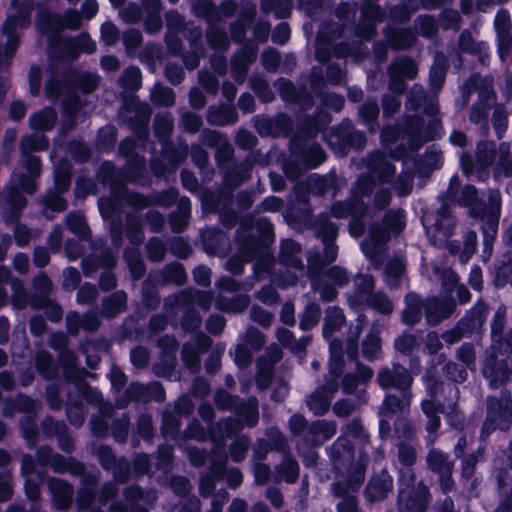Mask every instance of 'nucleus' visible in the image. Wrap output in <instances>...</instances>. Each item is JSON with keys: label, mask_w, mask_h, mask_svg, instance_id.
Listing matches in <instances>:
<instances>
[{"label": "nucleus", "mask_w": 512, "mask_h": 512, "mask_svg": "<svg viewBox=\"0 0 512 512\" xmlns=\"http://www.w3.org/2000/svg\"><path fill=\"white\" fill-rule=\"evenodd\" d=\"M131 361L136 367L144 366L148 361L147 351L143 348H136L132 350Z\"/></svg>", "instance_id": "nucleus-62"}, {"label": "nucleus", "mask_w": 512, "mask_h": 512, "mask_svg": "<svg viewBox=\"0 0 512 512\" xmlns=\"http://www.w3.org/2000/svg\"><path fill=\"white\" fill-rule=\"evenodd\" d=\"M422 221L427 234L438 237L440 241L445 240L454 227V219L445 207L441 208L436 215H425Z\"/></svg>", "instance_id": "nucleus-9"}, {"label": "nucleus", "mask_w": 512, "mask_h": 512, "mask_svg": "<svg viewBox=\"0 0 512 512\" xmlns=\"http://www.w3.org/2000/svg\"><path fill=\"white\" fill-rule=\"evenodd\" d=\"M378 112V105L375 102H369L360 108V114L366 121L375 119Z\"/></svg>", "instance_id": "nucleus-57"}, {"label": "nucleus", "mask_w": 512, "mask_h": 512, "mask_svg": "<svg viewBox=\"0 0 512 512\" xmlns=\"http://www.w3.org/2000/svg\"><path fill=\"white\" fill-rule=\"evenodd\" d=\"M317 234L322 238L325 249H324V258L325 260L332 262L337 257V246L332 243V240L336 237L337 229L332 224L327 222L325 217H321L318 219L316 224Z\"/></svg>", "instance_id": "nucleus-12"}, {"label": "nucleus", "mask_w": 512, "mask_h": 512, "mask_svg": "<svg viewBox=\"0 0 512 512\" xmlns=\"http://www.w3.org/2000/svg\"><path fill=\"white\" fill-rule=\"evenodd\" d=\"M415 457L416 454L414 448L406 445L399 447V459L404 465L409 466L413 464Z\"/></svg>", "instance_id": "nucleus-53"}, {"label": "nucleus", "mask_w": 512, "mask_h": 512, "mask_svg": "<svg viewBox=\"0 0 512 512\" xmlns=\"http://www.w3.org/2000/svg\"><path fill=\"white\" fill-rule=\"evenodd\" d=\"M406 308L403 311V321L414 324L420 320L421 304L418 295L410 293L406 296Z\"/></svg>", "instance_id": "nucleus-19"}, {"label": "nucleus", "mask_w": 512, "mask_h": 512, "mask_svg": "<svg viewBox=\"0 0 512 512\" xmlns=\"http://www.w3.org/2000/svg\"><path fill=\"white\" fill-rule=\"evenodd\" d=\"M498 229V218H489L487 225L483 228L484 253L489 257L492 253V243L496 238Z\"/></svg>", "instance_id": "nucleus-26"}, {"label": "nucleus", "mask_w": 512, "mask_h": 512, "mask_svg": "<svg viewBox=\"0 0 512 512\" xmlns=\"http://www.w3.org/2000/svg\"><path fill=\"white\" fill-rule=\"evenodd\" d=\"M442 412L445 414L446 419L450 426L461 429L464 425L463 413L457 408L454 403H449L443 408Z\"/></svg>", "instance_id": "nucleus-31"}, {"label": "nucleus", "mask_w": 512, "mask_h": 512, "mask_svg": "<svg viewBox=\"0 0 512 512\" xmlns=\"http://www.w3.org/2000/svg\"><path fill=\"white\" fill-rule=\"evenodd\" d=\"M483 373L491 386H497L509 379L511 368L506 361L496 364L492 360H487Z\"/></svg>", "instance_id": "nucleus-14"}, {"label": "nucleus", "mask_w": 512, "mask_h": 512, "mask_svg": "<svg viewBox=\"0 0 512 512\" xmlns=\"http://www.w3.org/2000/svg\"><path fill=\"white\" fill-rule=\"evenodd\" d=\"M146 30L154 33L161 29L162 27V21L159 13H151L148 14L146 21H145Z\"/></svg>", "instance_id": "nucleus-56"}, {"label": "nucleus", "mask_w": 512, "mask_h": 512, "mask_svg": "<svg viewBox=\"0 0 512 512\" xmlns=\"http://www.w3.org/2000/svg\"><path fill=\"white\" fill-rule=\"evenodd\" d=\"M512 422V401L510 397L503 396L500 400L490 397L488 399V415L482 433L489 435L499 428L506 430Z\"/></svg>", "instance_id": "nucleus-6"}, {"label": "nucleus", "mask_w": 512, "mask_h": 512, "mask_svg": "<svg viewBox=\"0 0 512 512\" xmlns=\"http://www.w3.org/2000/svg\"><path fill=\"white\" fill-rule=\"evenodd\" d=\"M494 156V144L492 142H484L478 145L477 159L482 166L490 165Z\"/></svg>", "instance_id": "nucleus-36"}, {"label": "nucleus", "mask_w": 512, "mask_h": 512, "mask_svg": "<svg viewBox=\"0 0 512 512\" xmlns=\"http://www.w3.org/2000/svg\"><path fill=\"white\" fill-rule=\"evenodd\" d=\"M31 11L32 2L28 1L24 3L18 16H10L3 24L0 38V68L7 66L14 56L19 43L16 30L29 25Z\"/></svg>", "instance_id": "nucleus-1"}, {"label": "nucleus", "mask_w": 512, "mask_h": 512, "mask_svg": "<svg viewBox=\"0 0 512 512\" xmlns=\"http://www.w3.org/2000/svg\"><path fill=\"white\" fill-rule=\"evenodd\" d=\"M12 494L11 478L8 473L0 474V501H6Z\"/></svg>", "instance_id": "nucleus-48"}, {"label": "nucleus", "mask_w": 512, "mask_h": 512, "mask_svg": "<svg viewBox=\"0 0 512 512\" xmlns=\"http://www.w3.org/2000/svg\"><path fill=\"white\" fill-rule=\"evenodd\" d=\"M78 48L86 53H93L96 50V44L87 34H81L77 39Z\"/></svg>", "instance_id": "nucleus-59"}, {"label": "nucleus", "mask_w": 512, "mask_h": 512, "mask_svg": "<svg viewBox=\"0 0 512 512\" xmlns=\"http://www.w3.org/2000/svg\"><path fill=\"white\" fill-rule=\"evenodd\" d=\"M22 147L24 149L41 150L47 147V142L39 135L26 136L22 139Z\"/></svg>", "instance_id": "nucleus-44"}, {"label": "nucleus", "mask_w": 512, "mask_h": 512, "mask_svg": "<svg viewBox=\"0 0 512 512\" xmlns=\"http://www.w3.org/2000/svg\"><path fill=\"white\" fill-rule=\"evenodd\" d=\"M122 85L127 89H138L141 83V71L137 67L127 68L121 78Z\"/></svg>", "instance_id": "nucleus-32"}, {"label": "nucleus", "mask_w": 512, "mask_h": 512, "mask_svg": "<svg viewBox=\"0 0 512 512\" xmlns=\"http://www.w3.org/2000/svg\"><path fill=\"white\" fill-rule=\"evenodd\" d=\"M392 488L391 478L383 473L380 477L373 478L367 488L366 495L370 501H378L385 498L387 492Z\"/></svg>", "instance_id": "nucleus-15"}, {"label": "nucleus", "mask_w": 512, "mask_h": 512, "mask_svg": "<svg viewBox=\"0 0 512 512\" xmlns=\"http://www.w3.org/2000/svg\"><path fill=\"white\" fill-rule=\"evenodd\" d=\"M424 384L429 394V398L422 401V411L427 418L426 429L428 433H434L440 428V418L438 416L439 408L436 405V402H440L438 393L440 391H447L448 394L456 396L457 389L454 385H447L444 387L431 377H425Z\"/></svg>", "instance_id": "nucleus-4"}, {"label": "nucleus", "mask_w": 512, "mask_h": 512, "mask_svg": "<svg viewBox=\"0 0 512 512\" xmlns=\"http://www.w3.org/2000/svg\"><path fill=\"white\" fill-rule=\"evenodd\" d=\"M299 466L298 463L292 458H284L281 467L280 475L288 483H293L298 477Z\"/></svg>", "instance_id": "nucleus-29"}, {"label": "nucleus", "mask_w": 512, "mask_h": 512, "mask_svg": "<svg viewBox=\"0 0 512 512\" xmlns=\"http://www.w3.org/2000/svg\"><path fill=\"white\" fill-rule=\"evenodd\" d=\"M66 224L68 228L76 234H84L86 230V226L84 223V219L79 214H70L66 218Z\"/></svg>", "instance_id": "nucleus-43"}, {"label": "nucleus", "mask_w": 512, "mask_h": 512, "mask_svg": "<svg viewBox=\"0 0 512 512\" xmlns=\"http://www.w3.org/2000/svg\"><path fill=\"white\" fill-rule=\"evenodd\" d=\"M290 37V29L287 24L281 23L279 24L273 34H272V40L274 43L278 44H284L288 41Z\"/></svg>", "instance_id": "nucleus-49"}, {"label": "nucleus", "mask_w": 512, "mask_h": 512, "mask_svg": "<svg viewBox=\"0 0 512 512\" xmlns=\"http://www.w3.org/2000/svg\"><path fill=\"white\" fill-rule=\"evenodd\" d=\"M55 185L59 193H62L68 189L70 185V175L68 166L64 167L63 172L61 174H56Z\"/></svg>", "instance_id": "nucleus-50"}, {"label": "nucleus", "mask_w": 512, "mask_h": 512, "mask_svg": "<svg viewBox=\"0 0 512 512\" xmlns=\"http://www.w3.org/2000/svg\"><path fill=\"white\" fill-rule=\"evenodd\" d=\"M477 235L475 232H469L466 234L463 244V249L459 255V259L462 263H466L470 260L476 250Z\"/></svg>", "instance_id": "nucleus-34"}, {"label": "nucleus", "mask_w": 512, "mask_h": 512, "mask_svg": "<svg viewBox=\"0 0 512 512\" xmlns=\"http://www.w3.org/2000/svg\"><path fill=\"white\" fill-rule=\"evenodd\" d=\"M239 422L244 425L254 426L258 420L257 402L255 399H250L245 407L242 408L239 414Z\"/></svg>", "instance_id": "nucleus-27"}, {"label": "nucleus", "mask_w": 512, "mask_h": 512, "mask_svg": "<svg viewBox=\"0 0 512 512\" xmlns=\"http://www.w3.org/2000/svg\"><path fill=\"white\" fill-rule=\"evenodd\" d=\"M251 317L255 322L263 326H268L271 323V315L259 307L252 308Z\"/></svg>", "instance_id": "nucleus-54"}, {"label": "nucleus", "mask_w": 512, "mask_h": 512, "mask_svg": "<svg viewBox=\"0 0 512 512\" xmlns=\"http://www.w3.org/2000/svg\"><path fill=\"white\" fill-rule=\"evenodd\" d=\"M49 488L54 495L56 506L66 508L71 501V487L64 481L54 479L50 481Z\"/></svg>", "instance_id": "nucleus-18"}, {"label": "nucleus", "mask_w": 512, "mask_h": 512, "mask_svg": "<svg viewBox=\"0 0 512 512\" xmlns=\"http://www.w3.org/2000/svg\"><path fill=\"white\" fill-rule=\"evenodd\" d=\"M381 350L380 339L376 334H370L363 343V353L367 358L373 359Z\"/></svg>", "instance_id": "nucleus-37"}, {"label": "nucleus", "mask_w": 512, "mask_h": 512, "mask_svg": "<svg viewBox=\"0 0 512 512\" xmlns=\"http://www.w3.org/2000/svg\"><path fill=\"white\" fill-rule=\"evenodd\" d=\"M147 248L149 257L155 261L161 260L165 254V249L158 240H151Z\"/></svg>", "instance_id": "nucleus-52"}, {"label": "nucleus", "mask_w": 512, "mask_h": 512, "mask_svg": "<svg viewBox=\"0 0 512 512\" xmlns=\"http://www.w3.org/2000/svg\"><path fill=\"white\" fill-rule=\"evenodd\" d=\"M491 102L490 98H487V101L483 102L480 101L479 103L475 104L472 108L470 119L474 123H481L483 122L486 124V119L488 115V106Z\"/></svg>", "instance_id": "nucleus-38"}, {"label": "nucleus", "mask_w": 512, "mask_h": 512, "mask_svg": "<svg viewBox=\"0 0 512 512\" xmlns=\"http://www.w3.org/2000/svg\"><path fill=\"white\" fill-rule=\"evenodd\" d=\"M508 148L505 145L500 146V156L497 163V169H496V177L498 176H505L509 177L512 176V158L508 159Z\"/></svg>", "instance_id": "nucleus-30"}, {"label": "nucleus", "mask_w": 512, "mask_h": 512, "mask_svg": "<svg viewBox=\"0 0 512 512\" xmlns=\"http://www.w3.org/2000/svg\"><path fill=\"white\" fill-rule=\"evenodd\" d=\"M429 467L439 474H450L452 471V463L448 460L447 455L440 451L432 450L428 454Z\"/></svg>", "instance_id": "nucleus-20"}, {"label": "nucleus", "mask_w": 512, "mask_h": 512, "mask_svg": "<svg viewBox=\"0 0 512 512\" xmlns=\"http://www.w3.org/2000/svg\"><path fill=\"white\" fill-rule=\"evenodd\" d=\"M249 298L247 296H237L229 302V304L219 302L218 307L220 309L230 312H240L248 307Z\"/></svg>", "instance_id": "nucleus-41"}, {"label": "nucleus", "mask_w": 512, "mask_h": 512, "mask_svg": "<svg viewBox=\"0 0 512 512\" xmlns=\"http://www.w3.org/2000/svg\"><path fill=\"white\" fill-rule=\"evenodd\" d=\"M386 281L389 285H395V280L404 272V264L400 259H394L386 264Z\"/></svg>", "instance_id": "nucleus-35"}, {"label": "nucleus", "mask_w": 512, "mask_h": 512, "mask_svg": "<svg viewBox=\"0 0 512 512\" xmlns=\"http://www.w3.org/2000/svg\"><path fill=\"white\" fill-rule=\"evenodd\" d=\"M208 39L210 44L217 49H223L227 46V37L222 32H210L208 34Z\"/></svg>", "instance_id": "nucleus-58"}, {"label": "nucleus", "mask_w": 512, "mask_h": 512, "mask_svg": "<svg viewBox=\"0 0 512 512\" xmlns=\"http://www.w3.org/2000/svg\"><path fill=\"white\" fill-rule=\"evenodd\" d=\"M341 344L337 341L330 342L331 351V362H330V373L335 378L328 384V387H323L312 394L307 404L315 414H324L329 406L334 392L337 390V378L341 373L342 356H341Z\"/></svg>", "instance_id": "nucleus-2"}, {"label": "nucleus", "mask_w": 512, "mask_h": 512, "mask_svg": "<svg viewBox=\"0 0 512 512\" xmlns=\"http://www.w3.org/2000/svg\"><path fill=\"white\" fill-rule=\"evenodd\" d=\"M126 259L128 261V265L130 268V271L134 278H140L144 274V264L143 262L138 258V255L136 253H127Z\"/></svg>", "instance_id": "nucleus-42"}, {"label": "nucleus", "mask_w": 512, "mask_h": 512, "mask_svg": "<svg viewBox=\"0 0 512 512\" xmlns=\"http://www.w3.org/2000/svg\"><path fill=\"white\" fill-rule=\"evenodd\" d=\"M491 215L489 218H498L500 214L501 196L498 191H491L489 194Z\"/></svg>", "instance_id": "nucleus-55"}, {"label": "nucleus", "mask_w": 512, "mask_h": 512, "mask_svg": "<svg viewBox=\"0 0 512 512\" xmlns=\"http://www.w3.org/2000/svg\"><path fill=\"white\" fill-rule=\"evenodd\" d=\"M417 74V67L410 59H397L391 66L392 78H414Z\"/></svg>", "instance_id": "nucleus-23"}, {"label": "nucleus", "mask_w": 512, "mask_h": 512, "mask_svg": "<svg viewBox=\"0 0 512 512\" xmlns=\"http://www.w3.org/2000/svg\"><path fill=\"white\" fill-rule=\"evenodd\" d=\"M101 39L106 45H114L119 39V32L114 24L105 22L101 26Z\"/></svg>", "instance_id": "nucleus-39"}, {"label": "nucleus", "mask_w": 512, "mask_h": 512, "mask_svg": "<svg viewBox=\"0 0 512 512\" xmlns=\"http://www.w3.org/2000/svg\"><path fill=\"white\" fill-rule=\"evenodd\" d=\"M418 338L416 335L404 334L395 341V347L402 353L410 352L415 346L418 345Z\"/></svg>", "instance_id": "nucleus-40"}, {"label": "nucleus", "mask_w": 512, "mask_h": 512, "mask_svg": "<svg viewBox=\"0 0 512 512\" xmlns=\"http://www.w3.org/2000/svg\"><path fill=\"white\" fill-rule=\"evenodd\" d=\"M344 323V316L339 308H329L326 312L323 334L329 338L331 334L339 329Z\"/></svg>", "instance_id": "nucleus-22"}, {"label": "nucleus", "mask_w": 512, "mask_h": 512, "mask_svg": "<svg viewBox=\"0 0 512 512\" xmlns=\"http://www.w3.org/2000/svg\"><path fill=\"white\" fill-rule=\"evenodd\" d=\"M404 227V215L401 211H390L385 217V231L378 232L372 228L370 239L361 244L363 253L371 260H374L380 251L381 244L386 240L388 231L399 233Z\"/></svg>", "instance_id": "nucleus-5"}, {"label": "nucleus", "mask_w": 512, "mask_h": 512, "mask_svg": "<svg viewBox=\"0 0 512 512\" xmlns=\"http://www.w3.org/2000/svg\"><path fill=\"white\" fill-rule=\"evenodd\" d=\"M411 395L409 393L404 392L401 399H398L396 396H387L385 398L383 409L387 412H397L403 411L410 405Z\"/></svg>", "instance_id": "nucleus-25"}, {"label": "nucleus", "mask_w": 512, "mask_h": 512, "mask_svg": "<svg viewBox=\"0 0 512 512\" xmlns=\"http://www.w3.org/2000/svg\"><path fill=\"white\" fill-rule=\"evenodd\" d=\"M151 95L153 102L164 106L172 105L175 100V96L172 89L168 87H162L160 85L154 86Z\"/></svg>", "instance_id": "nucleus-28"}, {"label": "nucleus", "mask_w": 512, "mask_h": 512, "mask_svg": "<svg viewBox=\"0 0 512 512\" xmlns=\"http://www.w3.org/2000/svg\"><path fill=\"white\" fill-rule=\"evenodd\" d=\"M193 275L195 281L202 286H207L210 283V270L207 267H197Z\"/></svg>", "instance_id": "nucleus-60"}, {"label": "nucleus", "mask_w": 512, "mask_h": 512, "mask_svg": "<svg viewBox=\"0 0 512 512\" xmlns=\"http://www.w3.org/2000/svg\"><path fill=\"white\" fill-rule=\"evenodd\" d=\"M251 354L244 346H238L235 350V362L238 366L243 367L250 362Z\"/></svg>", "instance_id": "nucleus-63"}, {"label": "nucleus", "mask_w": 512, "mask_h": 512, "mask_svg": "<svg viewBox=\"0 0 512 512\" xmlns=\"http://www.w3.org/2000/svg\"><path fill=\"white\" fill-rule=\"evenodd\" d=\"M39 172V159L35 156L28 155L24 158L23 164L13 173L11 178V202L17 209L25 205V200L14 195V193L16 194L20 191H24L28 194L34 193L36 190L34 178L39 175Z\"/></svg>", "instance_id": "nucleus-3"}, {"label": "nucleus", "mask_w": 512, "mask_h": 512, "mask_svg": "<svg viewBox=\"0 0 512 512\" xmlns=\"http://www.w3.org/2000/svg\"><path fill=\"white\" fill-rule=\"evenodd\" d=\"M328 277L334 284L339 286L343 285L347 280L346 272L339 267H333L330 269L328 272Z\"/></svg>", "instance_id": "nucleus-64"}, {"label": "nucleus", "mask_w": 512, "mask_h": 512, "mask_svg": "<svg viewBox=\"0 0 512 512\" xmlns=\"http://www.w3.org/2000/svg\"><path fill=\"white\" fill-rule=\"evenodd\" d=\"M445 79V70L442 65H434L430 72V84L433 88L439 89Z\"/></svg>", "instance_id": "nucleus-46"}, {"label": "nucleus", "mask_w": 512, "mask_h": 512, "mask_svg": "<svg viewBox=\"0 0 512 512\" xmlns=\"http://www.w3.org/2000/svg\"><path fill=\"white\" fill-rule=\"evenodd\" d=\"M319 319H320V308L316 304H311V305L307 306V308L302 316L300 326L302 329L308 330V329L312 328L313 326H315L318 323Z\"/></svg>", "instance_id": "nucleus-33"}, {"label": "nucleus", "mask_w": 512, "mask_h": 512, "mask_svg": "<svg viewBox=\"0 0 512 512\" xmlns=\"http://www.w3.org/2000/svg\"><path fill=\"white\" fill-rule=\"evenodd\" d=\"M358 206L355 205L352 207L349 203H337L332 207V215L335 218H344L352 213H358Z\"/></svg>", "instance_id": "nucleus-45"}, {"label": "nucleus", "mask_w": 512, "mask_h": 512, "mask_svg": "<svg viewBox=\"0 0 512 512\" xmlns=\"http://www.w3.org/2000/svg\"><path fill=\"white\" fill-rule=\"evenodd\" d=\"M428 502V491L426 487L418 488V496L410 498V491L402 488L399 493V506L402 511L407 512H424L426 503Z\"/></svg>", "instance_id": "nucleus-13"}, {"label": "nucleus", "mask_w": 512, "mask_h": 512, "mask_svg": "<svg viewBox=\"0 0 512 512\" xmlns=\"http://www.w3.org/2000/svg\"><path fill=\"white\" fill-rule=\"evenodd\" d=\"M370 169L373 175H377L382 181H387L395 173V168L381 153H375L370 158Z\"/></svg>", "instance_id": "nucleus-17"}, {"label": "nucleus", "mask_w": 512, "mask_h": 512, "mask_svg": "<svg viewBox=\"0 0 512 512\" xmlns=\"http://www.w3.org/2000/svg\"><path fill=\"white\" fill-rule=\"evenodd\" d=\"M56 121V113L53 109H45L30 117V125L34 130H48Z\"/></svg>", "instance_id": "nucleus-21"}, {"label": "nucleus", "mask_w": 512, "mask_h": 512, "mask_svg": "<svg viewBox=\"0 0 512 512\" xmlns=\"http://www.w3.org/2000/svg\"><path fill=\"white\" fill-rule=\"evenodd\" d=\"M300 252V246L293 240H284L281 244V258L282 261L293 267L296 272L293 273L289 279L279 281L282 288L294 285L298 279V274L303 273L302 261L296 256Z\"/></svg>", "instance_id": "nucleus-10"}, {"label": "nucleus", "mask_w": 512, "mask_h": 512, "mask_svg": "<svg viewBox=\"0 0 512 512\" xmlns=\"http://www.w3.org/2000/svg\"><path fill=\"white\" fill-rule=\"evenodd\" d=\"M452 306L451 302L442 303L436 298L429 299L425 305L427 321L431 324L438 323L449 316Z\"/></svg>", "instance_id": "nucleus-16"}, {"label": "nucleus", "mask_w": 512, "mask_h": 512, "mask_svg": "<svg viewBox=\"0 0 512 512\" xmlns=\"http://www.w3.org/2000/svg\"><path fill=\"white\" fill-rule=\"evenodd\" d=\"M377 380L380 386L395 387L400 390H405L412 383V378L407 369L401 365H395L393 370L384 369L379 372Z\"/></svg>", "instance_id": "nucleus-11"}, {"label": "nucleus", "mask_w": 512, "mask_h": 512, "mask_svg": "<svg viewBox=\"0 0 512 512\" xmlns=\"http://www.w3.org/2000/svg\"><path fill=\"white\" fill-rule=\"evenodd\" d=\"M183 122L186 129L191 132H196L202 125L200 117L192 113L184 115Z\"/></svg>", "instance_id": "nucleus-61"}, {"label": "nucleus", "mask_w": 512, "mask_h": 512, "mask_svg": "<svg viewBox=\"0 0 512 512\" xmlns=\"http://www.w3.org/2000/svg\"><path fill=\"white\" fill-rule=\"evenodd\" d=\"M97 289L93 285H83L77 293L79 303H89L96 298Z\"/></svg>", "instance_id": "nucleus-47"}, {"label": "nucleus", "mask_w": 512, "mask_h": 512, "mask_svg": "<svg viewBox=\"0 0 512 512\" xmlns=\"http://www.w3.org/2000/svg\"><path fill=\"white\" fill-rule=\"evenodd\" d=\"M80 23V16L75 10L67 11L63 18L47 11H41L37 18V26L45 34L57 32L65 27L77 29Z\"/></svg>", "instance_id": "nucleus-8"}, {"label": "nucleus", "mask_w": 512, "mask_h": 512, "mask_svg": "<svg viewBox=\"0 0 512 512\" xmlns=\"http://www.w3.org/2000/svg\"><path fill=\"white\" fill-rule=\"evenodd\" d=\"M142 40L141 33L138 30H129L123 36V41L128 50L137 47Z\"/></svg>", "instance_id": "nucleus-51"}, {"label": "nucleus", "mask_w": 512, "mask_h": 512, "mask_svg": "<svg viewBox=\"0 0 512 512\" xmlns=\"http://www.w3.org/2000/svg\"><path fill=\"white\" fill-rule=\"evenodd\" d=\"M126 294L124 292H116L110 298L106 299L103 305V311L108 317H113L121 312L126 304Z\"/></svg>", "instance_id": "nucleus-24"}, {"label": "nucleus", "mask_w": 512, "mask_h": 512, "mask_svg": "<svg viewBox=\"0 0 512 512\" xmlns=\"http://www.w3.org/2000/svg\"><path fill=\"white\" fill-rule=\"evenodd\" d=\"M356 284L358 290L355 299L350 300L352 306H356L366 301L373 308L381 313H390L393 309V304L382 294H371L374 287V281L371 276L363 275L357 278Z\"/></svg>", "instance_id": "nucleus-7"}]
</instances>
